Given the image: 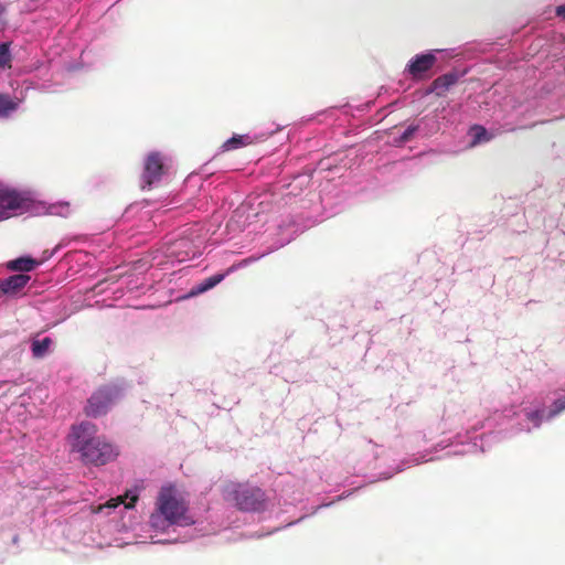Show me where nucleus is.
<instances>
[{
  "label": "nucleus",
  "mask_w": 565,
  "mask_h": 565,
  "mask_svg": "<svg viewBox=\"0 0 565 565\" xmlns=\"http://www.w3.org/2000/svg\"><path fill=\"white\" fill-rule=\"evenodd\" d=\"M97 431V426L90 422L73 425L68 435V443L72 451L79 454L83 463L99 467L114 461L119 451L105 437L98 436Z\"/></svg>",
  "instance_id": "obj_1"
},
{
  "label": "nucleus",
  "mask_w": 565,
  "mask_h": 565,
  "mask_svg": "<svg viewBox=\"0 0 565 565\" xmlns=\"http://www.w3.org/2000/svg\"><path fill=\"white\" fill-rule=\"evenodd\" d=\"M186 511L188 507L178 497L177 489L171 484L163 486L157 498L156 511L150 515V525L162 531L173 524L190 525L193 521L186 515Z\"/></svg>",
  "instance_id": "obj_2"
},
{
  "label": "nucleus",
  "mask_w": 565,
  "mask_h": 565,
  "mask_svg": "<svg viewBox=\"0 0 565 565\" xmlns=\"http://www.w3.org/2000/svg\"><path fill=\"white\" fill-rule=\"evenodd\" d=\"M121 395L122 390L118 384L102 385L87 399L84 413L94 418L103 416L120 399Z\"/></svg>",
  "instance_id": "obj_3"
},
{
  "label": "nucleus",
  "mask_w": 565,
  "mask_h": 565,
  "mask_svg": "<svg viewBox=\"0 0 565 565\" xmlns=\"http://www.w3.org/2000/svg\"><path fill=\"white\" fill-rule=\"evenodd\" d=\"M235 505L242 511L259 512L267 508L268 498L258 487L238 483L231 492Z\"/></svg>",
  "instance_id": "obj_4"
},
{
  "label": "nucleus",
  "mask_w": 565,
  "mask_h": 565,
  "mask_svg": "<svg viewBox=\"0 0 565 565\" xmlns=\"http://www.w3.org/2000/svg\"><path fill=\"white\" fill-rule=\"evenodd\" d=\"M169 167L166 163L164 157L160 152H151L145 160L143 172L141 181L142 189L151 188L152 184L159 182L162 175L168 171Z\"/></svg>",
  "instance_id": "obj_5"
},
{
  "label": "nucleus",
  "mask_w": 565,
  "mask_h": 565,
  "mask_svg": "<svg viewBox=\"0 0 565 565\" xmlns=\"http://www.w3.org/2000/svg\"><path fill=\"white\" fill-rule=\"evenodd\" d=\"M28 207V201L13 190L0 184V220L9 218Z\"/></svg>",
  "instance_id": "obj_6"
},
{
  "label": "nucleus",
  "mask_w": 565,
  "mask_h": 565,
  "mask_svg": "<svg viewBox=\"0 0 565 565\" xmlns=\"http://www.w3.org/2000/svg\"><path fill=\"white\" fill-rule=\"evenodd\" d=\"M437 57L433 53L416 55L407 65V71L415 79H423L426 73L433 68Z\"/></svg>",
  "instance_id": "obj_7"
},
{
  "label": "nucleus",
  "mask_w": 565,
  "mask_h": 565,
  "mask_svg": "<svg viewBox=\"0 0 565 565\" xmlns=\"http://www.w3.org/2000/svg\"><path fill=\"white\" fill-rule=\"evenodd\" d=\"M30 276L26 274H18L0 280V294L14 296L22 290L29 282Z\"/></svg>",
  "instance_id": "obj_8"
},
{
  "label": "nucleus",
  "mask_w": 565,
  "mask_h": 565,
  "mask_svg": "<svg viewBox=\"0 0 565 565\" xmlns=\"http://www.w3.org/2000/svg\"><path fill=\"white\" fill-rule=\"evenodd\" d=\"M253 142L254 140L249 135H234L222 145V149L224 151H232L249 146Z\"/></svg>",
  "instance_id": "obj_9"
},
{
  "label": "nucleus",
  "mask_w": 565,
  "mask_h": 565,
  "mask_svg": "<svg viewBox=\"0 0 565 565\" xmlns=\"http://www.w3.org/2000/svg\"><path fill=\"white\" fill-rule=\"evenodd\" d=\"M38 262L31 257H20L8 263V268L15 271H31Z\"/></svg>",
  "instance_id": "obj_10"
},
{
  "label": "nucleus",
  "mask_w": 565,
  "mask_h": 565,
  "mask_svg": "<svg viewBox=\"0 0 565 565\" xmlns=\"http://www.w3.org/2000/svg\"><path fill=\"white\" fill-rule=\"evenodd\" d=\"M53 341L51 338L45 337L42 340H33L31 344L32 355L35 359H42L46 355L52 345Z\"/></svg>",
  "instance_id": "obj_11"
},
{
  "label": "nucleus",
  "mask_w": 565,
  "mask_h": 565,
  "mask_svg": "<svg viewBox=\"0 0 565 565\" xmlns=\"http://www.w3.org/2000/svg\"><path fill=\"white\" fill-rule=\"evenodd\" d=\"M455 82H456V76L452 74H446V75L439 76L431 84L433 90H435L436 94L440 96L444 93H446L448 90V88L455 84Z\"/></svg>",
  "instance_id": "obj_12"
},
{
  "label": "nucleus",
  "mask_w": 565,
  "mask_h": 565,
  "mask_svg": "<svg viewBox=\"0 0 565 565\" xmlns=\"http://www.w3.org/2000/svg\"><path fill=\"white\" fill-rule=\"evenodd\" d=\"M223 279H224L223 274H217V275L211 276V277L204 279L200 285H198L195 291H193L192 294L205 292V291L212 289L213 287H215Z\"/></svg>",
  "instance_id": "obj_13"
},
{
  "label": "nucleus",
  "mask_w": 565,
  "mask_h": 565,
  "mask_svg": "<svg viewBox=\"0 0 565 565\" xmlns=\"http://www.w3.org/2000/svg\"><path fill=\"white\" fill-rule=\"evenodd\" d=\"M471 136V146H476L483 141H488L490 138L488 137L487 130L482 126H473L470 129Z\"/></svg>",
  "instance_id": "obj_14"
},
{
  "label": "nucleus",
  "mask_w": 565,
  "mask_h": 565,
  "mask_svg": "<svg viewBox=\"0 0 565 565\" xmlns=\"http://www.w3.org/2000/svg\"><path fill=\"white\" fill-rule=\"evenodd\" d=\"M15 103L7 95H0V115L6 116L15 109Z\"/></svg>",
  "instance_id": "obj_15"
},
{
  "label": "nucleus",
  "mask_w": 565,
  "mask_h": 565,
  "mask_svg": "<svg viewBox=\"0 0 565 565\" xmlns=\"http://www.w3.org/2000/svg\"><path fill=\"white\" fill-rule=\"evenodd\" d=\"M11 54L9 47L4 43H0V67L10 66Z\"/></svg>",
  "instance_id": "obj_16"
},
{
  "label": "nucleus",
  "mask_w": 565,
  "mask_h": 565,
  "mask_svg": "<svg viewBox=\"0 0 565 565\" xmlns=\"http://www.w3.org/2000/svg\"><path fill=\"white\" fill-rule=\"evenodd\" d=\"M418 127L417 126H409L399 137V142L401 143H405L407 141H409L414 134L417 131Z\"/></svg>",
  "instance_id": "obj_17"
},
{
  "label": "nucleus",
  "mask_w": 565,
  "mask_h": 565,
  "mask_svg": "<svg viewBox=\"0 0 565 565\" xmlns=\"http://www.w3.org/2000/svg\"><path fill=\"white\" fill-rule=\"evenodd\" d=\"M125 503V500L122 497H117L116 499L109 500L106 504L99 505L98 511H103L104 509H113L117 508L118 505Z\"/></svg>",
  "instance_id": "obj_18"
},
{
  "label": "nucleus",
  "mask_w": 565,
  "mask_h": 565,
  "mask_svg": "<svg viewBox=\"0 0 565 565\" xmlns=\"http://www.w3.org/2000/svg\"><path fill=\"white\" fill-rule=\"evenodd\" d=\"M563 411H565V398H558L553 403V409L551 411V414L557 415Z\"/></svg>",
  "instance_id": "obj_19"
},
{
  "label": "nucleus",
  "mask_w": 565,
  "mask_h": 565,
  "mask_svg": "<svg viewBox=\"0 0 565 565\" xmlns=\"http://www.w3.org/2000/svg\"><path fill=\"white\" fill-rule=\"evenodd\" d=\"M556 15L565 19V3L562 6H558L555 10Z\"/></svg>",
  "instance_id": "obj_20"
},
{
  "label": "nucleus",
  "mask_w": 565,
  "mask_h": 565,
  "mask_svg": "<svg viewBox=\"0 0 565 565\" xmlns=\"http://www.w3.org/2000/svg\"><path fill=\"white\" fill-rule=\"evenodd\" d=\"M137 500H138L137 494L131 495L130 501L128 503H125V508L126 509L132 508L135 505V503L137 502Z\"/></svg>",
  "instance_id": "obj_21"
},
{
  "label": "nucleus",
  "mask_w": 565,
  "mask_h": 565,
  "mask_svg": "<svg viewBox=\"0 0 565 565\" xmlns=\"http://www.w3.org/2000/svg\"><path fill=\"white\" fill-rule=\"evenodd\" d=\"M529 418L531 420H534L539 425V422H540V414H539V412L530 413L529 414Z\"/></svg>",
  "instance_id": "obj_22"
},
{
  "label": "nucleus",
  "mask_w": 565,
  "mask_h": 565,
  "mask_svg": "<svg viewBox=\"0 0 565 565\" xmlns=\"http://www.w3.org/2000/svg\"><path fill=\"white\" fill-rule=\"evenodd\" d=\"M68 205H70V204H68L67 202H65V203H60V204H58V206H65V207H68Z\"/></svg>",
  "instance_id": "obj_23"
}]
</instances>
